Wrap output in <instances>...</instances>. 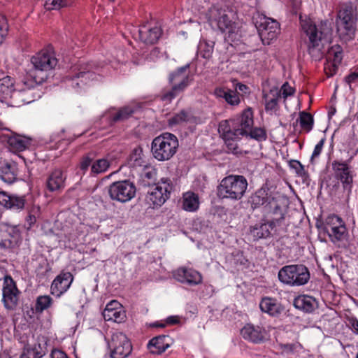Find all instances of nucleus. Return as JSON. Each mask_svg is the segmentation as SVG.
I'll return each instance as SVG.
<instances>
[{
    "mask_svg": "<svg viewBox=\"0 0 358 358\" xmlns=\"http://www.w3.org/2000/svg\"><path fill=\"white\" fill-rule=\"evenodd\" d=\"M66 6V0H45V8L47 10H57Z\"/></svg>",
    "mask_w": 358,
    "mask_h": 358,
    "instance_id": "6e6d98bb",
    "label": "nucleus"
},
{
    "mask_svg": "<svg viewBox=\"0 0 358 358\" xmlns=\"http://www.w3.org/2000/svg\"><path fill=\"white\" fill-rule=\"evenodd\" d=\"M255 24L264 44L269 45L280 32L279 23L266 16L259 17Z\"/></svg>",
    "mask_w": 358,
    "mask_h": 358,
    "instance_id": "ddd939ff",
    "label": "nucleus"
},
{
    "mask_svg": "<svg viewBox=\"0 0 358 358\" xmlns=\"http://www.w3.org/2000/svg\"><path fill=\"white\" fill-rule=\"evenodd\" d=\"M331 239V241L335 243L338 244V246H341V244L347 240L348 238V230L345 227V224L338 226V228H336V230H334L327 234Z\"/></svg>",
    "mask_w": 358,
    "mask_h": 358,
    "instance_id": "79ce46f5",
    "label": "nucleus"
},
{
    "mask_svg": "<svg viewBox=\"0 0 358 358\" xmlns=\"http://www.w3.org/2000/svg\"><path fill=\"white\" fill-rule=\"evenodd\" d=\"M173 276L177 281L189 286L201 284L203 280L202 275L199 271L184 266L173 271Z\"/></svg>",
    "mask_w": 358,
    "mask_h": 358,
    "instance_id": "f3484780",
    "label": "nucleus"
},
{
    "mask_svg": "<svg viewBox=\"0 0 358 358\" xmlns=\"http://www.w3.org/2000/svg\"><path fill=\"white\" fill-rule=\"evenodd\" d=\"M50 357L51 358H69V357L64 352H63L60 350H58V349H53L52 350L51 354H50Z\"/></svg>",
    "mask_w": 358,
    "mask_h": 358,
    "instance_id": "052dcab7",
    "label": "nucleus"
},
{
    "mask_svg": "<svg viewBox=\"0 0 358 358\" xmlns=\"http://www.w3.org/2000/svg\"><path fill=\"white\" fill-rule=\"evenodd\" d=\"M19 236V230L15 226L0 223V248L10 249L14 247Z\"/></svg>",
    "mask_w": 358,
    "mask_h": 358,
    "instance_id": "6ab92c4d",
    "label": "nucleus"
},
{
    "mask_svg": "<svg viewBox=\"0 0 358 358\" xmlns=\"http://www.w3.org/2000/svg\"><path fill=\"white\" fill-rule=\"evenodd\" d=\"M171 339L169 336L160 335L152 338L148 348L152 354L159 355L170 347Z\"/></svg>",
    "mask_w": 358,
    "mask_h": 358,
    "instance_id": "393cba45",
    "label": "nucleus"
},
{
    "mask_svg": "<svg viewBox=\"0 0 358 358\" xmlns=\"http://www.w3.org/2000/svg\"><path fill=\"white\" fill-rule=\"evenodd\" d=\"M178 145L177 137L173 134L166 132L153 139L151 152L158 161H166L174 156Z\"/></svg>",
    "mask_w": 358,
    "mask_h": 358,
    "instance_id": "423d86ee",
    "label": "nucleus"
},
{
    "mask_svg": "<svg viewBox=\"0 0 358 358\" xmlns=\"http://www.w3.org/2000/svg\"><path fill=\"white\" fill-rule=\"evenodd\" d=\"M157 171L152 167H147L141 175L142 184L143 186L154 185L156 180Z\"/></svg>",
    "mask_w": 358,
    "mask_h": 358,
    "instance_id": "09e8293b",
    "label": "nucleus"
},
{
    "mask_svg": "<svg viewBox=\"0 0 358 358\" xmlns=\"http://www.w3.org/2000/svg\"><path fill=\"white\" fill-rule=\"evenodd\" d=\"M333 166L338 178L343 184L350 185L352 182V176L347 164L336 162Z\"/></svg>",
    "mask_w": 358,
    "mask_h": 358,
    "instance_id": "4c0bfd02",
    "label": "nucleus"
},
{
    "mask_svg": "<svg viewBox=\"0 0 358 358\" xmlns=\"http://www.w3.org/2000/svg\"><path fill=\"white\" fill-rule=\"evenodd\" d=\"M38 343L32 347H27L23 350L20 358H42L46 354V348L45 345Z\"/></svg>",
    "mask_w": 358,
    "mask_h": 358,
    "instance_id": "e433bc0d",
    "label": "nucleus"
},
{
    "mask_svg": "<svg viewBox=\"0 0 358 358\" xmlns=\"http://www.w3.org/2000/svg\"><path fill=\"white\" fill-rule=\"evenodd\" d=\"M352 327L354 329V330L358 334V320H353L351 322Z\"/></svg>",
    "mask_w": 358,
    "mask_h": 358,
    "instance_id": "774afa93",
    "label": "nucleus"
},
{
    "mask_svg": "<svg viewBox=\"0 0 358 358\" xmlns=\"http://www.w3.org/2000/svg\"><path fill=\"white\" fill-rule=\"evenodd\" d=\"M139 39L147 44H154L162 35V30L158 27L148 28L143 26L138 30Z\"/></svg>",
    "mask_w": 358,
    "mask_h": 358,
    "instance_id": "a878e982",
    "label": "nucleus"
},
{
    "mask_svg": "<svg viewBox=\"0 0 358 358\" xmlns=\"http://www.w3.org/2000/svg\"><path fill=\"white\" fill-rule=\"evenodd\" d=\"M300 24L302 31L308 37L309 50L313 47V21L310 15H300Z\"/></svg>",
    "mask_w": 358,
    "mask_h": 358,
    "instance_id": "c9c22d12",
    "label": "nucleus"
},
{
    "mask_svg": "<svg viewBox=\"0 0 358 358\" xmlns=\"http://www.w3.org/2000/svg\"><path fill=\"white\" fill-rule=\"evenodd\" d=\"M143 150L138 147L134 148L128 159V164L131 167H138L144 166V160L143 158Z\"/></svg>",
    "mask_w": 358,
    "mask_h": 358,
    "instance_id": "c03bdc74",
    "label": "nucleus"
},
{
    "mask_svg": "<svg viewBox=\"0 0 358 358\" xmlns=\"http://www.w3.org/2000/svg\"><path fill=\"white\" fill-rule=\"evenodd\" d=\"M189 68V64H187L169 74V81L172 87L170 90H164L162 92V101L170 102L191 84L193 76L190 74Z\"/></svg>",
    "mask_w": 358,
    "mask_h": 358,
    "instance_id": "39448f33",
    "label": "nucleus"
},
{
    "mask_svg": "<svg viewBox=\"0 0 358 358\" xmlns=\"http://www.w3.org/2000/svg\"><path fill=\"white\" fill-rule=\"evenodd\" d=\"M343 56V49L340 45H335L327 48V62L324 64V71L328 77L333 76L336 73Z\"/></svg>",
    "mask_w": 358,
    "mask_h": 358,
    "instance_id": "dca6fc26",
    "label": "nucleus"
},
{
    "mask_svg": "<svg viewBox=\"0 0 358 358\" xmlns=\"http://www.w3.org/2000/svg\"><path fill=\"white\" fill-rule=\"evenodd\" d=\"M136 189L129 180H121L113 182L108 187V194L113 201L125 203L136 195Z\"/></svg>",
    "mask_w": 358,
    "mask_h": 358,
    "instance_id": "f8f14e48",
    "label": "nucleus"
},
{
    "mask_svg": "<svg viewBox=\"0 0 358 358\" xmlns=\"http://www.w3.org/2000/svg\"><path fill=\"white\" fill-rule=\"evenodd\" d=\"M250 204L252 208L263 206L264 212L273 219L281 221L285 218V214L287 207V200L279 194L268 195L265 189H258L250 197Z\"/></svg>",
    "mask_w": 358,
    "mask_h": 358,
    "instance_id": "f03ea898",
    "label": "nucleus"
},
{
    "mask_svg": "<svg viewBox=\"0 0 358 358\" xmlns=\"http://www.w3.org/2000/svg\"><path fill=\"white\" fill-rule=\"evenodd\" d=\"M253 123V113L251 108H248L243 112L239 119L234 121L235 126H236L235 132L238 135L248 136V131L252 127Z\"/></svg>",
    "mask_w": 358,
    "mask_h": 358,
    "instance_id": "4be33fe9",
    "label": "nucleus"
},
{
    "mask_svg": "<svg viewBox=\"0 0 358 358\" xmlns=\"http://www.w3.org/2000/svg\"><path fill=\"white\" fill-rule=\"evenodd\" d=\"M173 189L171 180L169 178H162L157 184L150 187L147 192L146 202L152 206H161L169 197L170 193Z\"/></svg>",
    "mask_w": 358,
    "mask_h": 358,
    "instance_id": "9d476101",
    "label": "nucleus"
},
{
    "mask_svg": "<svg viewBox=\"0 0 358 358\" xmlns=\"http://www.w3.org/2000/svg\"><path fill=\"white\" fill-rule=\"evenodd\" d=\"M235 126L234 121H222L219 124L218 131L222 134L224 138H231L233 135H238L236 132H235Z\"/></svg>",
    "mask_w": 358,
    "mask_h": 358,
    "instance_id": "37998d69",
    "label": "nucleus"
},
{
    "mask_svg": "<svg viewBox=\"0 0 358 358\" xmlns=\"http://www.w3.org/2000/svg\"><path fill=\"white\" fill-rule=\"evenodd\" d=\"M294 306L306 313H311L313 310V298L308 295H300L295 298Z\"/></svg>",
    "mask_w": 358,
    "mask_h": 358,
    "instance_id": "ea45409f",
    "label": "nucleus"
},
{
    "mask_svg": "<svg viewBox=\"0 0 358 358\" xmlns=\"http://www.w3.org/2000/svg\"><path fill=\"white\" fill-rule=\"evenodd\" d=\"M112 157L110 155L95 160L92 164L90 175L96 176L106 172L112 163Z\"/></svg>",
    "mask_w": 358,
    "mask_h": 358,
    "instance_id": "58836bf2",
    "label": "nucleus"
},
{
    "mask_svg": "<svg viewBox=\"0 0 358 358\" xmlns=\"http://www.w3.org/2000/svg\"><path fill=\"white\" fill-rule=\"evenodd\" d=\"M332 22L328 20L321 21L317 26L315 24V49L324 54L325 47L332 41Z\"/></svg>",
    "mask_w": 358,
    "mask_h": 358,
    "instance_id": "4468645a",
    "label": "nucleus"
},
{
    "mask_svg": "<svg viewBox=\"0 0 358 358\" xmlns=\"http://www.w3.org/2000/svg\"><path fill=\"white\" fill-rule=\"evenodd\" d=\"M208 15L211 24H215L222 32L225 33L226 40L230 42L239 40L241 31L233 10L213 6L210 9Z\"/></svg>",
    "mask_w": 358,
    "mask_h": 358,
    "instance_id": "7ed1b4c3",
    "label": "nucleus"
},
{
    "mask_svg": "<svg viewBox=\"0 0 358 358\" xmlns=\"http://www.w3.org/2000/svg\"><path fill=\"white\" fill-rule=\"evenodd\" d=\"M243 338L254 343H260L266 339V331L262 327L252 324H245L241 331Z\"/></svg>",
    "mask_w": 358,
    "mask_h": 358,
    "instance_id": "aec40b11",
    "label": "nucleus"
},
{
    "mask_svg": "<svg viewBox=\"0 0 358 358\" xmlns=\"http://www.w3.org/2000/svg\"><path fill=\"white\" fill-rule=\"evenodd\" d=\"M108 346L111 358H127L132 352V345L130 340L122 332H114Z\"/></svg>",
    "mask_w": 358,
    "mask_h": 358,
    "instance_id": "9b49d317",
    "label": "nucleus"
},
{
    "mask_svg": "<svg viewBox=\"0 0 358 358\" xmlns=\"http://www.w3.org/2000/svg\"><path fill=\"white\" fill-rule=\"evenodd\" d=\"M150 326L152 327L164 328L166 327V324L163 323V322H157L152 323V324H150Z\"/></svg>",
    "mask_w": 358,
    "mask_h": 358,
    "instance_id": "338daca9",
    "label": "nucleus"
},
{
    "mask_svg": "<svg viewBox=\"0 0 358 358\" xmlns=\"http://www.w3.org/2000/svg\"><path fill=\"white\" fill-rule=\"evenodd\" d=\"M358 78V73L353 72L349 74L347 77H345V81L350 84L352 82H355Z\"/></svg>",
    "mask_w": 358,
    "mask_h": 358,
    "instance_id": "e2e57ef3",
    "label": "nucleus"
},
{
    "mask_svg": "<svg viewBox=\"0 0 358 358\" xmlns=\"http://www.w3.org/2000/svg\"><path fill=\"white\" fill-rule=\"evenodd\" d=\"M279 90H281V97L283 96L285 99L292 95L294 92V88L279 89Z\"/></svg>",
    "mask_w": 358,
    "mask_h": 358,
    "instance_id": "680f3d73",
    "label": "nucleus"
},
{
    "mask_svg": "<svg viewBox=\"0 0 358 358\" xmlns=\"http://www.w3.org/2000/svg\"><path fill=\"white\" fill-rule=\"evenodd\" d=\"M102 314L105 320L113 321L115 322H122L126 317L122 310L103 311Z\"/></svg>",
    "mask_w": 358,
    "mask_h": 358,
    "instance_id": "49530a36",
    "label": "nucleus"
},
{
    "mask_svg": "<svg viewBox=\"0 0 358 358\" xmlns=\"http://www.w3.org/2000/svg\"><path fill=\"white\" fill-rule=\"evenodd\" d=\"M2 301L7 310H15L18 305L20 292L15 282L10 275H6L3 279L2 288Z\"/></svg>",
    "mask_w": 358,
    "mask_h": 358,
    "instance_id": "2eb2a0df",
    "label": "nucleus"
},
{
    "mask_svg": "<svg viewBox=\"0 0 358 358\" xmlns=\"http://www.w3.org/2000/svg\"><path fill=\"white\" fill-rule=\"evenodd\" d=\"M52 303V299L49 296H40L37 298L36 303V310L38 312H42L50 307Z\"/></svg>",
    "mask_w": 358,
    "mask_h": 358,
    "instance_id": "864d4df0",
    "label": "nucleus"
},
{
    "mask_svg": "<svg viewBox=\"0 0 358 358\" xmlns=\"http://www.w3.org/2000/svg\"><path fill=\"white\" fill-rule=\"evenodd\" d=\"M7 143L12 152H19L24 151L30 145L31 138L15 134L8 138Z\"/></svg>",
    "mask_w": 358,
    "mask_h": 358,
    "instance_id": "cd10ccee",
    "label": "nucleus"
},
{
    "mask_svg": "<svg viewBox=\"0 0 358 358\" xmlns=\"http://www.w3.org/2000/svg\"><path fill=\"white\" fill-rule=\"evenodd\" d=\"M265 110L273 113L278 109V102L281 99V90L278 87L271 88L268 93L264 94Z\"/></svg>",
    "mask_w": 358,
    "mask_h": 358,
    "instance_id": "bb28decb",
    "label": "nucleus"
},
{
    "mask_svg": "<svg viewBox=\"0 0 358 358\" xmlns=\"http://www.w3.org/2000/svg\"><path fill=\"white\" fill-rule=\"evenodd\" d=\"M248 136H250L251 138L255 139L258 141H265L267 138L266 131L259 127H256L255 129H250V131H248Z\"/></svg>",
    "mask_w": 358,
    "mask_h": 358,
    "instance_id": "5fc2aeb1",
    "label": "nucleus"
},
{
    "mask_svg": "<svg viewBox=\"0 0 358 358\" xmlns=\"http://www.w3.org/2000/svg\"><path fill=\"white\" fill-rule=\"evenodd\" d=\"M32 89H29L27 86L16 89L15 87L14 78L9 76H5L0 78V101L3 102L8 99L11 98L13 94L24 97L22 101L24 103H31L34 101L36 97L41 96L39 93H33Z\"/></svg>",
    "mask_w": 358,
    "mask_h": 358,
    "instance_id": "6e6552de",
    "label": "nucleus"
},
{
    "mask_svg": "<svg viewBox=\"0 0 358 358\" xmlns=\"http://www.w3.org/2000/svg\"><path fill=\"white\" fill-rule=\"evenodd\" d=\"M260 309L262 312L268 313L271 316H278L282 308L277 300L270 297L263 298L259 303Z\"/></svg>",
    "mask_w": 358,
    "mask_h": 358,
    "instance_id": "7c9ffc66",
    "label": "nucleus"
},
{
    "mask_svg": "<svg viewBox=\"0 0 358 358\" xmlns=\"http://www.w3.org/2000/svg\"><path fill=\"white\" fill-rule=\"evenodd\" d=\"M344 221L336 215H329L327 217L320 215L317 218L316 227L318 229V238H321L322 235H326L331 231L336 230L338 226L344 224Z\"/></svg>",
    "mask_w": 358,
    "mask_h": 358,
    "instance_id": "a211bd4d",
    "label": "nucleus"
},
{
    "mask_svg": "<svg viewBox=\"0 0 358 358\" xmlns=\"http://www.w3.org/2000/svg\"><path fill=\"white\" fill-rule=\"evenodd\" d=\"M215 42L206 39H201L197 47V55L203 59H209L213 52Z\"/></svg>",
    "mask_w": 358,
    "mask_h": 358,
    "instance_id": "a19ab883",
    "label": "nucleus"
},
{
    "mask_svg": "<svg viewBox=\"0 0 358 358\" xmlns=\"http://www.w3.org/2000/svg\"><path fill=\"white\" fill-rule=\"evenodd\" d=\"M338 34L341 41L348 42L352 40L355 35L356 17L351 5H343L338 13Z\"/></svg>",
    "mask_w": 358,
    "mask_h": 358,
    "instance_id": "0eeeda50",
    "label": "nucleus"
},
{
    "mask_svg": "<svg viewBox=\"0 0 358 358\" xmlns=\"http://www.w3.org/2000/svg\"><path fill=\"white\" fill-rule=\"evenodd\" d=\"M191 115L189 113L185 112V110H181L178 113L176 114L174 116L171 117L169 120V124H179L182 122H186L189 120Z\"/></svg>",
    "mask_w": 358,
    "mask_h": 358,
    "instance_id": "603ef678",
    "label": "nucleus"
},
{
    "mask_svg": "<svg viewBox=\"0 0 358 358\" xmlns=\"http://www.w3.org/2000/svg\"><path fill=\"white\" fill-rule=\"evenodd\" d=\"M66 176L62 170L55 169L48 178L47 187L51 191H57L64 187Z\"/></svg>",
    "mask_w": 358,
    "mask_h": 358,
    "instance_id": "c85d7f7f",
    "label": "nucleus"
},
{
    "mask_svg": "<svg viewBox=\"0 0 358 358\" xmlns=\"http://www.w3.org/2000/svg\"><path fill=\"white\" fill-rule=\"evenodd\" d=\"M112 310H122L121 304L116 300L110 301L106 306L103 311Z\"/></svg>",
    "mask_w": 358,
    "mask_h": 358,
    "instance_id": "bf43d9fd",
    "label": "nucleus"
},
{
    "mask_svg": "<svg viewBox=\"0 0 358 358\" xmlns=\"http://www.w3.org/2000/svg\"><path fill=\"white\" fill-rule=\"evenodd\" d=\"M297 121L299 122L301 129L306 132H309L312 129L313 119L312 115L305 111L299 113Z\"/></svg>",
    "mask_w": 358,
    "mask_h": 358,
    "instance_id": "de8ad7c7",
    "label": "nucleus"
},
{
    "mask_svg": "<svg viewBox=\"0 0 358 358\" xmlns=\"http://www.w3.org/2000/svg\"><path fill=\"white\" fill-rule=\"evenodd\" d=\"M248 90V86H246L244 84L238 83L236 85L235 92H238L237 91H238V92H242L243 93H247Z\"/></svg>",
    "mask_w": 358,
    "mask_h": 358,
    "instance_id": "69168bd1",
    "label": "nucleus"
},
{
    "mask_svg": "<svg viewBox=\"0 0 358 358\" xmlns=\"http://www.w3.org/2000/svg\"><path fill=\"white\" fill-rule=\"evenodd\" d=\"M214 94L217 98L223 99L231 106H238L240 102L238 92L226 87H217L214 90Z\"/></svg>",
    "mask_w": 358,
    "mask_h": 358,
    "instance_id": "c756f323",
    "label": "nucleus"
},
{
    "mask_svg": "<svg viewBox=\"0 0 358 358\" xmlns=\"http://www.w3.org/2000/svg\"><path fill=\"white\" fill-rule=\"evenodd\" d=\"M73 280V276L70 272H62L52 282L51 294L59 297L70 287Z\"/></svg>",
    "mask_w": 358,
    "mask_h": 358,
    "instance_id": "412c9836",
    "label": "nucleus"
},
{
    "mask_svg": "<svg viewBox=\"0 0 358 358\" xmlns=\"http://www.w3.org/2000/svg\"><path fill=\"white\" fill-rule=\"evenodd\" d=\"M279 280L289 286L305 285L310 279L308 268L301 264L285 266L278 272Z\"/></svg>",
    "mask_w": 358,
    "mask_h": 358,
    "instance_id": "1a4fd4ad",
    "label": "nucleus"
},
{
    "mask_svg": "<svg viewBox=\"0 0 358 358\" xmlns=\"http://www.w3.org/2000/svg\"><path fill=\"white\" fill-rule=\"evenodd\" d=\"M134 110L129 106L120 108L117 112H109L108 114V120L110 124H113L118 122H122L129 118Z\"/></svg>",
    "mask_w": 358,
    "mask_h": 358,
    "instance_id": "f704fd0d",
    "label": "nucleus"
},
{
    "mask_svg": "<svg viewBox=\"0 0 358 358\" xmlns=\"http://www.w3.org/2000/svg\"><path fill=\"white\" fill-rule=\"evenodd\" d=\"M0 204L6 208L20 210L25 205V196L9 195L5 192H0Z\"/></svg>",
    "mask_w": 358,
    "mask_h": 358,
    "instance_id": "5701e85b",
    "label": "nucleus"
},
{
    "mask_svg": "<svg viewBox=\"0 0 358 358\" xmlns=\"http://www.w3.org/2000/svg\"><path fill=\"white\" fill-rule=\"evenodd\" d=\"M16 171L15 164L3 162L0 165V178L8 184H12L17 180Z\"/></svg>",
    "mask_w": 358,
    "mask_h": 358,
    "instance_id": "2f4dec72",
    "label": "nucleus"
},
{
    "mask_svg": "<svg viewBox=\"0 0 358 358\" xmlns=\"http://www.w3.org/2000/svg\"><path fill=\"white\" fill-rule=\"evenodd\" d=\"M92 67L91 64H87L86 66L81 67L79 69V72L76 74L71 79L72 86L76 87H80V83L78 80L81 78L80 82L87 83V80H94L95 78V73L92 71Z\"/></svg>",
    "mask_w": 358,
    "mask_h": 358,
    "instance_id": "72a5a7b5",
    "label": "nucleus"
},
{
    "mask_svg": "<svg viewBox=\"0 0 358 358\" xmlns=\"http://www.w3.org/2000/svg\"><path fill=\"white\" fill-rule=\"evenodd\" d=\"M8 24L7 20L4 16L0 15V45L4 41L6 36L8 34Z\"/></svg>",
    "mask_w": 358,
    "mask_h": 358,
    "instance_id": "13d9d810",
    "label": "nucleus"
},
{
    "mask_svg": "<svg viewBox=\"0 0 358 358\" xmlns=\"http://www.w3.org/2000/svg\"><path fill=\"white\" fill-rule=\"evenodd\" d=\"M199 197L193 192H187L182 198V208L187 212H195L199 208Z\"/></svg>",
    "mask_w": 358,
    "mask_h": 358,
    "instance_id": "473e14b6",
    "label": "nucleus"
},
{
    "mask_svg": "<svg viewBox=\"0 0 358 358\" xmlns=\"http://www.w3.org/2000/svg\"><path fill=\"white\" fill-rule=\"evenodd\" d=\"M289 166L292 169H293L296 173L300 176L302 179L303 183L309 185L310 182V179L307 171L305 170L304 166H303L299 161L297 160H291L289 162Z\"/></svg>",
    "mask_w": 358,
    "mask_h": 358,
    "instance_id": "a18cd8bd",
    "label": "nucleus"
},
{
    "mask_svg": "<svg viewBox=\"0 0 358 358\" xmlns=\"http://www.w3.org/2000/svg\"><path fill=\"white\" fill-rule=\"evenodd\" d=\"M324 139L322 138L320 142L315 146V157L318 155L320 153L322 148L324 144Z\"/></svg>",
    "mask_w": 358,
    "mask_h": 358,
    "instance_id": "0e129e2a",
    "label": "nucleus"
},
{
    "mask_svg": "<svg viewBox=\"0 0 358 358\" xmlns=\"http://www.w3.org/2000/svg\"><path fill=\"white\" fill-rule=\"evenodd\" d=\"M94 158L93 153H89L82 157L79 164V171H81V174L84 175L89 169V167L92 168Z\"/></svg>",
    "mask_w": 358,
    "mask_h": 358,
    "instance_id": "3c124183",
    "label": "nucleus"
},
{
    "mask_svg": "<svg viewBox=\"0 0 358 358\" xmlns=\"http://www.w3.org/2000/svg\"><path fill=\"white\" fill-rule=\"evenodd\" d=\"M31 62L33 68L29 70L23 85L29 89H34L48 79V72L56 66L57 59L52 52L44 50L33 56Z\"/></svg>",
    "mask_w": 358,
    "mask_h": 358,
    "instance_id": "f257e3e1",
    "label": "nucleus"
},
{
    "mask_svg": "<svg viewBox=\"0 0 358 358\" xmlns=\"http://www.w3.org/2000/svg\"><path fill=\"white\" fill-rule=\"evenodd\" d=\"M271 217L272 220L269 223H259L250 227V234L255 241L268 237L271 229L280 222L274 220L273 216Z\"/></svg>",
    "mask_w": 358,
    "mask_h": 358,
    "instance_id": "b1692460",
    "label": "nucleus"
},
{
    "mask_svg": "<svg viewBox=\"0 0 358 358\" xmlns=\"http://www.w3.org/2000/svg\"><path fill=\"white\" fill-rule=\"evenodd\" d=\"M242 136L241 135H233V136H231V138H224V140L225 141L226 147H227V152H231L234 154H237L240 152L239 148L237 144V140L240 138V137Z\"/></svg>",
    "mask_w": 358,
    "mask_h": 358,
    "instance_id": "8fccbe9b",
    "label": "nucleus"
},
{
    "mask_svg": "<svg viewBox=\"0 0 358 358\" xmlns=\"http://www.w3.org/2000/svg\"><path fill=\"white\" fill-rule=\"evenodd\" d=\"M248 186V180L243 176L229 175L220 181L217 194L222 199L238 201L243 198Z\"/></svg>",
    "mask_w": 358,
    "mask_h": 358,
    "instance_id": "20e7f679",
    "label": "nucleus"
},
{
    "mask_svg": "<svg viewBox=\"0 0 358 358\" xmlns=\"http://www.w3.org/2000/svg\"><path fill=\"white\" fill-rule=\"evenodd\" d=\"M40 215V207L33 206L29 213L27 218V222L29 224V228L31 227L36 222L37 218Z\"/></svg>",
    "mask_w": 358,
    "mask_h": 358,
    "instance_id": "4d7b16f0",
    "label": "nucleus"
}]
</instances>
